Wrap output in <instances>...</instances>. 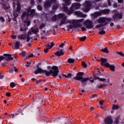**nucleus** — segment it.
<instances>
[{
	"label": "nucleus",
	"mask_w": 124,
	"mask_h": 124,
	"mask_svg": "<svg viewBox=\"0 0 124 124\" xmlns=\"http://www.w3.org/2000/svg\"><path fill=\"white\" fill-rule=\"evenodd\" d=\"M99 34H104L105 33V31H100L99 32Z\"/></svg>",
	"instance_id": "37"
},
{
	"label": "nucleus",
	"mask_w": 124,
	"mask_h": 124,
	"mask_svg": "<svg viewBox=\"0 0 124 124\" xmlns=\"http://www.w3.org/2000/svg\"><path fill=\"white\" fill-rule=\"evenodd\" d=\"M83 75H84V73L78 72L77 74V76H76L74 79L77 81H81V79L83 78Z\"/></svg>",
	"instance_id": "12"
},
{
	"label": "nucleus",
	"mask_w": 124,
	"mask_h": 124,
	"mask_svg": "<svg viewBox=\"0 0 124 124\" xmlns=\"http://www.w3.org/2000/svg\"><path fill=\"white\" fill-rule=\"evenodd\" d=\"M64 43H63V44H61V45H60V48H63V47H64Z\"/></svg>",
	"instance_id": "46"
},
{
	"label": "nucleus",
	"mask_w": 124,
	"mask_h": 124,
	"mask_svg": "<svg viewBox=\"0 0 124 124\" xmlns=\"http://www.w3.org/2000/svg\"><path fill=\"white\" fill-rule=\"evenodd\" d=\"M38 9L39 10H42V8L40 6H38Z\"/></svg>",
	"instance_id": "57"
},
{
	"label": "nucleus",
	"mask_w": 124,
	"mask_h": 124,
	"mask_svg": "<svg viewBox=\"0 0 124 124\" xmlns=\"http://www.w3.org/2000/svg\"><path fill=\"white\" fill-rule=\"evenodd\" d=\"M42 34H46V32L45 31V30H43Z\"/></svg>",
	"instance_id": "55"
},
{
	"label": "nucleus",
	"mask_w": 124,
	"mask_h": 124,
	"mask_svg": "<svg viewBox=\"0 0 124 124\" xmlns=\"http://www.w3.org/2000/svg\"><path fill=\"white\" fill-rule=\"evenodd\" d=\"M20 30L21 31H27V29H25L21 27Z\"/></svg>",
	"instance_id": "43"
},
{
	"label": "nucleus",
	"mask_w": 124,
	"mask_h": 124,
	"mask_svg": "<svg viewBox=\"0 0 124 124\" xmlns=\"http://www.w3.org/2000/svg\"><path fill=\"white\" fill-rule=\"evenodd\" d=\"M31 8H30V9H29L27 11V13L26 12H24L22 14V17L23 18V19H24V18H25V17H26L27 18V17L28 16H30V15H31V14H33V13H34V12H35V10H34V9L33 10H31Z\"/></svg>",
	"instance_id": "7"
},
{
	"label": "nucleus",
	"mask_w": 124,
	"mask_h": 124,
	"mask_svg": "<svg viewBox=\"0 0 124 124\" xmlns=\"http://www.w3.org/2000/svg\"><path fill=\"white\" fill-rule=\"evenodd\" d=\"M46 48H48V49H51V45L50 43L48 44L47 46H46Z\"/></svg>",
	"instance_id": "39"
},
{
	"label": "nucleus",
	"mask_w": 124,
	"mask_h": 124,
	"mask_svg": "<svg viewBox=\"0 0 124 124\" xmlns=\"http://www.w3.org/2000/svg\"><path fill=\"white\" fill-rule=\"evenodd\" d=\"M72 77V74H69L67 75V78H71Z\"/></svg>",
	"instance_id": "38"
},
{
	"label": "nucleus",
	"mask_w": 124,
	"mask_h": 124,
	"mask_svg": "<svg viewBox=\"0 0 124 124\" xmlns=\"http://www.w3.org/2000/svg\"><path fill=\"white\" fill-rule=\"evenodd\" d=\"M118 1L119 3H123V0H118Z\"/></svg>",
	"instance_id": "56"
},
{
	"label": "nucleus",
	"mask_w": 124,
	"mask_h": 124,
	"mask_svg": "<svg viewBox=\"0 0 124 124\" xmlns=\"http://www.w3.org/2000/svg\"><path fill=\"white\" fill-rule=\"evenodd\" d=\"M101 52H103V53H106V54H108L109 53V50L107 47H104L100 49Z\"/></svg>",
	"instance_id": "19"
},
{
	"label": "nucleus",
	"mask_w": 124,
	"mask_h": 124,
	"mask_svg": "<svg viewBox=\"0 0 124 124\" xmlns=\"http://www.w3.org/2000/svg\"><path fill=\"white\" fill-rule=\"evenodd\" d=\"M14 72V70L13 69H10L9 70V72L10 73H13V72Z\"/></svg>",
	"instance_id": "41"
},
{
	"label": "nucleus",
	"mask_w": 124,
	"mask_h": 124,
	"mask_svg": "<svg viewBox=\"0 0 124 124\" xmlns=\"http://www.w3.org/2000/svg\"><path fill=\"white\" fill-rule=\"evenodd\" d=\"M96 15H101V13L100 12H96Z\"/></svg>",
	"instance_id": "58"
},
{
	"label": "nucleus",
	"mask_w": 124,
	"mask_h": 124,
	"mask_svg": "<svg viewBox=\"0 0 124 124\" xmlns=\"http://www.w3.org/2000/svg\"><path fill=\"white\" fill-rule=\"evenodd\" d=\"M102 13H104V14H107L108 13H109V10H104L102 11Z\"/></svg>",
	"instance_id": "32"
},
{
	"label": "nucleus",
	"mask_w": 124,
	"mask_h": 124,
	"mask_svg": "<svg viewBox=\"0 0 124 124\" xmlns=\"http://www.w3.org/2000/svg\"><path fill=\"white\" fill-rule=\"evenodd\" d=\"M110 27H113V26H114V23H111L110 24Z\"/></svg>",
	"instance_id": "64"
},
{
	"label": "nucleus",
	"mask_w": 124,
	"mask_h": 124,
	"mask_svg": "<svg viewBox=\"0 0 124 124\" xmlns=\"http://www.w3.org/2000/svg\"><path fill=\"white\" fill-rule=\"evenodd\" d=\"M42 82V79H39L37 81V84H39V83Z\"/></svg>",
	"instance_id": "52"
},
{
	"label": "nucleus",
	"mask_w": 124,
	"mask_h": 124,
	"mask_svg": "<svg viewBox=\"0 0 124 124\" xmlns=\"http://www.w3.org/2000/svg\"><path fill=\"white\" fill-rule=\"evenodd\" d=\"M33 57H34V55H33L32 53H31L28 55L27 56V59H31V58H33Z\"/></svg>",
	"instance_id": "24"
},
{
	"label": "nucleus",
	"mask_w": 124,
	"mask_h": 124,
	"mask_svg": "<svg viewBox=\"0 0 124 124\" xmlns=\"http://www.w3.org/2000/svg\"><path fill=\"white\" fill-rule=\"evenodd\" d=\"M18 37H19L20 39H26V41H27V42H29V41L31 40V38L30 37V35H29V34L27 35L19 34L18 35Z\"/></svg>",
	"instance_id": "10"
},
{
	"label": "nucleus",
	"mask_w": 124,
	"mask_h": 124,
	"mask_svg": "<svg viewBox=\"0 0 124 124\" xmlns=\"http://www.w3.org/2000/svg\"><path fill=\"white\" fill-rule=\"evenodd\" d=\"M101 65L105 66V67L109 68V63H108V59L107 58H101L100 59Z\"/></svg>",
	"instance_id": "9"
},
{
	"label": "nucleus",
	"mask_w": 124,
	"mask_h": 124,
	"mask_svg": "<svg viewBox=\"0 0 124 124\" xmlns=\"http://www.w3.org/2000/svg\"><path fill=\"white\" fill-rule=\"evenodd\" d=\"M69 22V25L67 27V31H69L70 29H75L77 25H79L84 22V19H80L78 20L73 19Z\"/></svg>",
	"instance_id": "2"
},
{
	"label": "nucleus",
	"mask_w": 124,
	"mask_h": 124,
	"mask_svg": "<svg viewBox=\"0 0 124 124\" xmlns=\"http://www.w3.org/2000/svg\"><path fill=\"white\" fill-rule=\"evenodd\" d=\"M27 64L26 65V66L27 67H29L31 65V62H27Z\"/></svg>",
	"instance_id": "35"
},
{
	"label": "nucleus",
	"mask_w": 124,
	"mask_h": 124,
	"mask_svg": "<svg viewBox=\"0 0 124 124\" xmlns=\"http://www.w3.org/2000/svg\"><path fill=\"white\" fill-rule=\"evenodd\" d=\"M75 62V60L71 58H69L68 60V62H69V63H73V62Z\"/></svg>",
	"instance_id": "25"
},
{
	"label": "nucleus",
	"mask_w": 124,
	"mask_h": 124,
	"mask_svg": "<svg viewBox=\"0 0 124 124\" xmlns=\"http://www.w3.org/2000/svg\"><path fill=\"white\" fill-rule=\"evenodd\" d=\"M73 6L75 8H79L81 6V5H80L79 3H74L73 4Z\"/></svg>",
	"instance_id": "22"
},
{
	"label": "nucleus",
	"mask_w": 124,
	"mask_h": 124,
	"mask_svg": "<svg viewBox=\"0 0 124 124\" xmlns=\"http://www.w3.org/2000/svg\"><path fill=\"white\" fill-rule=\"evenodd\" d=\"M50 44L51 48H52V47H53L54 46V44L53 42L51 43V44Z\"/></svg>",
	"instance_id": "51"
},
{
	"label": "nucleus",
	"mask_w": 124,
	"mask_h": 124,
	"mask_svg": "<svg viewBox=\"0 0 124 124\" xmlns=\"http://www.w3.org/2000/svg\"><path fill=\"white\" fill-rule=\"evenodd\" d=\"M3 78H4V76L1 75L0 76V79H3Z\"/></svg>",
	"instance_id": "63"
},
{
	"label": "nucleus",
	"mask_w": 124,
	"mask_h": 124,
	"mask_svg": "<svg viewBox=\"0 0 124 124\" xmlns=\"http://www.w3.org/2000/svg\"><path fill=\"white\" fill-rule=\"evenodd\" d=\"M113 123V119L111 116L109 117V124H112Z\"/></svg>",
	"instance_id": "31"
},
{
	"label": "nucleus",
	"mask_w": 124,
	"mask_h": 124,
	"mask_svg": "<svg viewBox=\"0 0 124 124\" xmlns=\"http://www.w3.org/2000/svg\"><path fill=\"white\" fill-rule=\"evenodd\" d=\"M104 102H105V101H100L99 102L100 105H103V103H104Z\"/></svg>",
	"instance_id": "40"
},
{
	"label": "nucleus",
	"mask_w": 124,
	"mask_h": 124,
	"mask_svg": "<svg viewBox=\"0 0 124 124\" xmlns=\"http://www.w3.org/2000/svg\"><path fill=\"white\" fill-rule=\"evenodd\" d=\"M58 16L60 17V18H62V19L61 20L60 26H62V25H66V24H69V21L71 20L66 19V16L64 15V14H59Z\"/></svg>",
	"instance_id": "3"
},
{
	"label": "nucleus",
	"mask_w": 124,
	"mask_h": 124,
	"mask_svg": "<svg viewBox=\"0 0 124 124\" xmlns=\"http://www.w3.org/2000/svg\"><path fill=\"white\" fill-rule=\"evenodd\" d=\"M117 54L120 56H121V57H124V54L122 51H118Z\"/></svg>",
	"instance_id": "29"
},
{
	"label": "nucleus",
	"mask_w": 124,
	"mask_h": 124,
	"mask_svg": "<svg viewBox=\"0 0 124 124\" xmlns=\"http://www.w3.org/2000/svg\"><path fill=\"white\" fill-rule=\"evenodd\" d=\"M89 80H90V78H82V79H81L80 81L81 83H82V84H84V83H86V82H88V81H89Z\"/></svg>",
	"instance_id": "23"
},
{
	"label": "nucleus",
	"mask_w": 124,
	"mask_h": 124,
	"mask_svg": "<svg viewBox=\"0 0 124 124\" xmlns=\"http://www.w3.org/2000/svg\"><path fill=\"white\" fill-rule=\"evenodd\" d=\"M82 66H83V67H84V68H86V67H87V63H86V62H82Z\"/></svg>",
	"instance_id": "34"
},
{
	"label": "nucleus",
	"mask_w": 124,
	"mask_h": 124,
	"mask_svg": "<svg viewBox=\"0 0 124 124\" xmlns=\"http://www.w3.org/2000/svg\"><path fill=\"white\" fill-rule=\"evenodd\" d=\"M0 20L1 22H4V18L2 17H0Z\"/></svg>",
	"instance_id": "48"
},
{
	"label": "nucleus",
	"mask_w": 124,
	"mask_h": 124,
	"mask_svg": "<svg viewBox=\"0 0 124 124\" xmlns=\"http://www.w3.org/2000/svg\"><path fill=\"white\" fill-rule=\"evenodd\" d=\"M104 85L101 84V85H98V88H102V87H103Z\"/></svg>",
	"instance_id": "62"
},
{
	"label": "nucleus",
	"mask_w": 124,
	"mask_h": 124,
	"mask_svg": "<svg viewBox=\"0 0 124 124\" xmlns=\"http://www.w3.org/2000/svg\"><path fill=\"white\" fill-rule=\"evenodd\" d=\"M75 15H77L78 16H79L80 17H86L87 16L85 15H83V13L80 11H76L75 12Z\"/></svg>",
	"instance_id": "15"
},
{
	"label": "nucleus",
	"mask_w": 124,
	"mask_h": 124,
	"mask_svg": "<svg viewBox=\"0 0 124 124\" xmlns=\"http://www.w3.org/2000/svg\"><path fill=\"white\" fill-rule=\"evenodd\" d=\"M49 48H48V47H46V48L44 50L45 53H47V52H48V51H49Z\"/></svg>",
	"instance_id": "44"
},
{
	"label": "nucleus",
	"mask_w": 124,
	"mask_h": 124,
	"mask_svg": "<svg viewBox=\"0 0 124 124\" xmlns=\"http://www.w3.org/2000/svg\"><path fill=\"white\" fill-rule=\"evenodd\" d=\"M20 9H21V6L20 5V4L17 3L16 12H18V11H20Z\"/></svg>",
	"instance_id": "28"
},
{
	"label": "nucleus",
	"mask_w": 124,
	"mask_h": 124,
	"mask_svg": "<svg viewBox=\"0 0 124 124\" xmlns=\"http://www.w3.org/2000/svg\"><path fill=\"white\" fill-rule=\"evenodd\" d=\"M45 27V24H42L41 26H40V29H42V28H44Z\"/></svg>",
	"instance_id": "42"
},
{
	"label": "nucleus",
	"mask_w": 124,
	"mask_h": 124,
	"mask_svg": "<svg viewBox=\"0 0 124 124\" xmlns=\"http://www.w3.org/2000/svg\"><path fill=\"white\" fill-rule=\"evenodd\" d=\"M71 50H72V46H70L69 48V49H67V51H71Z\"/></svg>",
	"instance_id": "59"
},
{
	"label": "nucleus",
	"mask_w": 124,
	"mask_h": 124,
	"mask_svg": "<svg viewBox=\"0 0 124 124\" xmlns=\"http://www.w3.org/2000/svg\"><path fill=\"white\" fill-rule=\"evenodd\" d=\"M37 69L34 71V74H38L39 73L43 74V73H45L46 76H50V75H51L53 77H57V76L59 75L58 73L60 72L58 66H53L49 72L41 69V68L38 67V66H37Z\"/></svg>",
	"instance_id": "1"
},
{
	"label": "nucleus",
	"mask_w": 124,
	"mask_h": 124,
	"mask_svg": "<svg viewBox=\"0 0 124 124\" xmlns=\"http://www.w3.org/2000/svg\"><path fill=\"white\" fill-rule=\"evenodd\" d=\"M102 26H103V24L98 25L96 26V28H100V27H102Z\"/></svg>",
	"instance_id": "50"
},
{
	"label": "nucleus",
	"mask_w": 124,
	"mask_h": 124,
	"mask_svg": "<svg viewBox=\"0 0 124 124\" xmlns=\"http://www.w3.org/2000/svg\"><path fill=\"white\" fill-rule=\"evenodd\" d=\"M85 39H87V37L83 36V37L80 38V41H85Z\"/></svg>",
	"instance_id": "33"
},
{
	"label": "nucleus",
	"mask_w": 124,
	"mask_h": 124,
	"mask_svg": "<svg viewBox=\"0 0 124 124\" xmlns=\"http://www.w3.org/2000/svg\"><path fill=\"white\" fill-rule=\"evenodd\" d=\"M83 10L85 12H87L91 9V1L87 0L85 1V3L83 5Z\"/></svg>",
	"instance_id": "6"
},
{
	"label": "nucleus",
	"mask_w": 124,
	"mask_h": 124,
	"mask_svg": "<svg viewBox=\"0 0 124 124\" xmlns=\"http://www.w3.org/2000/svg\"><path fill=\"white\" fill-rule=\"evenodd\" d=\"M109 68L112 72H115V68H116V67L113 65H109Z\"/></svg>",
	"instance_id": "20"
},
{
	"label": "nucleus",
	"mask_w": 124,
	"mask_h": 124,
	"mask_svg": "<svg viewBox=\"0 0 124 124\" xmlns=\"http://www.w3.org/2000/svg\"><path fill=\"white\" fill-rule=\"evenodd\" d=\"M114 123L115 124H118V123H119V118H116L115 121H114Z\"/></svg>",
	"instance_id": "45"
},
{
	"label": "nucleus",
	"mask_w": 124,
	"mask_h": 124,
	"mask_svg": "<svg viewBox=\"0 0 124 124\" xmlns=\"http://www.w3.org/2000/svg\"><path fill=\"white\" fill-rule=\"evenodd\" d=\"M90 111H93V110H94V108H93V107H91L90 108Z\"/></svg>",
	"instance_id": "47"
},
{
	"label": "nucleus",
	"mask_w": 124,
	"mask_h": 124,
	"mask_svg": "<svg viewBox=\"0 0 124 124\" xmlns=\"http://www.w3.org/2000/svg\"><path fill=\"white\" fill-rule=\"evenodd\" d=\"M12 37L13 38V39H16V35H12Z\"/></svg>",
	"instance_id": "53"
},
{
	"label": "nucleus",
	"mask_w": 124,
	"mask_h": 124,
	"mask_svg": "<svg viewBox=\"0 0 124 124\" xmlns=\"http://www.w3.org/2000/svg\"><path fill=\"white\" fill-rule=\"evenodd\" d=\"M84 25L86 29H93V21L90 20L85 21Z\"/></svg>",
	"instance_id": "8"
},
{
	"label": "nucleus",
	"mask_w": 124,
	"mask_h": 124,
	"mask_svg": "<svg viewBox=\"0 0 124 124\" xmlns=\"http://www.w3.org/2000/svg\"><path fill=\"white\" fill-rule=\"evenodd\" d=\"M10 86L11 88H14L16 87V84L14 82H11L10 84Z\"/></svg>",
	"instance_id": "27"
},
{
	"label": "nucleus",
	"mask_w": 124,
	"mask_h": 124,
	"mask_svg": "<svg viewBox=\"0 0 124 124\" xmlns=\"http://www.w3.org/2000/svg\"><path fill=\"white\" fill-rule=\"evenodd\" d=\"M120 108V106L118 105H113L112 109V110H118Z\"/></svg>",
	"instance_id": "21"
},
{
	"label": "nucleus",
	"mask_w": 124,
	"mask_h": 124,
	"mask_svg": "<svg viewBox=\"0 0 124 124\" xmlns=\"http://www.w3.org/2000/svg\"><path fill=\"white\" fill-rule=\"evenodd\" d=\"M6 95H7L8 97L11 96V94L10 93H6Z\"/></svg>",
	"instance_id": "49"
},
{
	"label": "nucleus",
	"mask_w": 124,
	"mask_h": 124,
	"mask_svg": "<svg viewBox=\"0 0 124 124\" xmlns=\"http://www.w3.org/2000/svg\"><path fill=\"white\" fill-rule=\"evenodd\" d=\"M19 46H20V42H16L15 43V45L13 46L12 47L14 49H19Z\"/></svg>",
	"instance_id": "17"
},
{
	"label": "nucleus",
	"mask_w": 124,
	"mask_h": 124,
	"mask_svg": "<svg viewBox=\"0 0 124 124\" xmlns=\"http://www.w3.org/2000/svg\"><path fill=\"white\" fill-rule=\"evenodd\" d=\"M112 18L114 21H118V20H122L123 19V14L119 13L117 11L114 12Z\"/></svg>",
	"instance_id": "4"
},
{
	"label": "nucleus",
	"mask_w": 124,
	"mask_h": 124,
	"mask_svg": "<svg viewBox=\"0 0 124 124\" xmlns=\"http://www.w3.org/2000/svg\"><path fill=\"white\" fill-rule=\"evenodd\" d=\"M55 55H56V56H58V57H61V56H63V55H64V52L62 51V50H61L55 52Z\"/></svg>",
	"instance_id": "16"
},
{
	"label": "nucleus",
	"mask_w": 124,
	"mask_h": 124,
	"mask_svg": "<svg viewBox=\"0 0 124 124\" xmlns=\"http://www.w3.org/2000/svg\"><path fill=\"white\" fill-rule=\"evenodd\" d=\"M21 54L22 55V56L23 57H25V56H26V51H22L21 53Z\"/></svg>",
	"instance_id": "36"
},
{
	"label": "nucleus",
	"mask_w": 124,
	"mask_h": 124,
	"mask_svg": "<svg viewBox=\"0 0 124 124\" xmlns=\"http://www.w3.org/2000/svg\"><path fill=\"white\" fill-rule=\"evenodd\" d=\"M14 71L15 72H18V69H17L16 68H14Z\"/></svg>",
	"instance_id": "61"
},
{
	"label": "nucleus",
	"mask_w": 124,
	"mask_h": 124,
	"mask_svg": "<svg viewBox=\"0 0 124 124\" xmlns=\"http://www.w3.org/2000/svg\"><path fill=\"white\" fill-rule=\"evenodd\" d=\"M109 21V19L106 17H102L99 19L97 20V22L99 24H103L105 23V24H106L108 21Z\"/></svg>",
	"instance_id": "13"
},
{
	"label": "nucleus",
	"mask_w": 124,
	"mask_h": 124,
	"mask_svg": "<svg viewBox=\"0 0 124 124\" xmlns=\"http://www.w3.org/2000/svg\"><path fill=\"white\" fill-rule=\"evenodd\" d=\"M105 124H109V117H107L105 119Z\"/></svg>",
	"instance_id": "26"
},
{
	"label": "nucleus",
	"mask_w": 124,
	"mask_h": 124,
	"mask_svg": "<svg viewBox=\"0 0 124 124\" xmlns=\"http://www.w3.org/2000/svg\"><path fill=\"white\" fill-rule=\"evenodd\" d=\"M64 1L65 2V4H64L63 5V7L65 10H66L67 9L66 5H69V4H71V2L70 1V0H64Z\"/></svg>",
	"instance_id": "14"
},
{
	"label": "nucleus",
	"mask_w": 124,
	"mask_h": 124,
	"mask_svg": "<svg viewBox=\"0 0 124 124\" xmlns=\"http://www.w3.org/2000/svg\"><path fill=\"white\" fill-rule=\"evenodd\" d=\"M81 30L83 31H86V28H85V27H82V28H81Z\"/></svg>",
	"instance_id": "60"
},
{
	"label": "nucleus",
	"mask_w": 124,
	"mask_h": 124,
	"mask_svg": "<svg viewBox=\"0 0 124 124\" xmlns=\"http://www.w3.org/2000/svg\"><path fill=\"white\" fill-rule=\"evenodd\" d=\"M38 28L37 27L34 26L32 27L31 30L28 32L29 35H31L32 33H37L38 32Z\"/></svg>",
	"instance_id": "11"
},
{
	"label": "nucleus",
	"mask_w": 124,
	"mask_h": 124,
	"mask_svg": "<svg viewBox=\"0 0 124 124\" xmlns=\"http://www.w3.org/2000/svg\"><path fill=\"white\" fill-rule=\"evenodd\" d=\"M117 30H120V29H122V27H121V26H120V25L117 26Z\"/></svg>",
	"instance_id": "54"
},
{
	"label": "nucleus",
	"mask_w": 124,
	"mask_h": 124,
	"mask_svg": "<svg viewBox=\"0 0 124 124\" xmlns=\"http://www.w3.org/2000/svg\"><path fill=\"white\" fill-rule=\"evenodd\" d=\"M4 56H0V61H13L14 58L12 57L10 54H4Z\"/></svg>",
	"instance_id": "5"
},
{
	"label": "nucleus",
	"mask_w": 124,
	"mask_h": 124,
	"mask_svg": "<svg viewBox=\"0 0 124 124\" xmlns=\"http://www.w3.org/2000/svg\"><path fill=\"white\" fill-rule=\"evenodd\" d=\"M31 25V22L30 21H25L24 26H30Z\"/></svg>",
	"instance_id": "30"
},
{
	"label": "nucleus",
	"mask_w": 124,
	"mask_h": 124,
	"mask_svg": "<svg viewBox=\"0 0 124 124\" xmlns=\"http://www.w3.org/2000/svg\"><path fill=\"white\" fill-rule=\"evenodd\" d=\"M94 78L95 80H99V81H101L102 82H105L106 81V79L105 78H100L99 77H98L97 76L94 75Z\"/></svg>",
	"instance_id": "18"
}]
</instances>
